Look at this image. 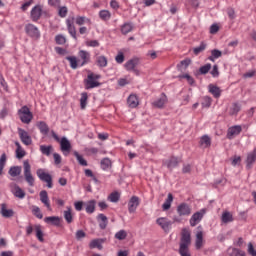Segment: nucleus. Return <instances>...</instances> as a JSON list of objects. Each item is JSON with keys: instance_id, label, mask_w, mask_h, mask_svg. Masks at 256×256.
<instances>
[{"instance_id": "a211bd4d", "label": "nucleus", "mask_w": 256, "mask_h": 256, "mask_svg": "<svg viewBox=\"0 0 256 256\" xmlns=\"http://www.w3.org/2000/svg\"><path fill=\"white\" fill-rule=\"evenodd\" d=\"M44 221L48 225H54L55 227H61V218L59 216H48L44 218Z\"/></svg>"}, {"instance_id": "0e129e2a", "label": "nucleus", "mask_w": 256, "mask_h": 256, "mask_svg": "<svg viewBox=\"0 0 256 256\" xmlns=\"http://www.w3.org/2000/svg\"><path fill=\"white\" fill-rule=\"evenodd\" d=\"M84 173L86 177H90L95 181V183H97V177L95 176V174H93V171H91V169H85Z\"/></svg>"}, {"instance_id": "052dcab7", "label": "nucleus", "mask_w": 256, "mask_h": 256, "mask_svg": "<svg viewBox=\"0 0 256 256\" xmlns=\"http://www.w3.org/2000/svg\"><path fill=\"white\" fill-rule=\"evenodd\" d=\"M211 103H213V99L209 96H205L202 101V107L209 108L211 107Z\"/></svg>"}, {"instance_id": "f257e3e1", "label": "nucleus", "mask_w": 256, "mask_h": 256, "mask_svg": "<svg viewBox=\"0 0 256 256\" xmlns=\"http://www.w3.org/2000/svg\"><path fill=\"white\" fill-rule=\"evenodd\" d=\"M189 247H191V233L188 232L187 229H183L179 245V254L181 256H191Z\"/></svg>"}, {"instance_id": "0eeeda50", "label": "nucleus", "mask_w": 256, "mask_h": 256, "mask_svg": "<svg viewBox=\"0 0 256 256\" xmlns=\"http://www.w3.org/2000/svg\"><path fill=\"white\" fill-rule=\"evenodd\" d=\"M205 213H207L205 209H201L200 211L195 212L190 218V226L195 227L199 225V223H201L203 220V217H205Z\"/></svg>"}, {"instance_id": "393cba45", "label": "nucleus", "mask_w": 256, "mask_h": 256, "mask_svg": "<svg viewBox=\"0 0 256 256\" xmlns=\"http://www.w3.org/2000/svg\"><path fill=\"white\" fill-rule=\"evenodd\" d=\"M127 103L131 109H135V107L139 106V98H137V95L131 94L127 99Z\"/></svg>"}, {"instance_id": "a18cd8bd", "label": "nucleus", "mask_w": 256, "mask_h": 256, "mask_svg": "<svg viewBox=\"0 0 256 256\" xmlns=\"http://www.w3.org/2000/svg\"><path fill=\"white\" fill-rule=\"evenodd\" d=\"M40 151L42 155H46L47 157H49V155H51V151H53V146L41 145Z\"/></svg>"}, {"instance_id": "412c9836", "label": "nucleus", "mask_w": 256, "mask_h": 256, "mask_svg": "<svg viewBox=\"0 0 256 256\" xmlns=\"http://www.w3.org/2000/svg\"><path fill=\"white\" fill-rule=\"evenodd\" d=\"M40 201L47 207L48 211H51V203L49 202V194L45 190L40 192Z\"/></svg>"}, {"instance_id": "f704fd0d", "label": "nucleus", "mask_w": 256, "mask_h": 256, "mask_svg": "<svg viewBox=\"0 0 256 256\" xmlns=\"http://www.w3.org/2000/svg\"><path fill=\"white\" fill-rule=\"evenodd\" d=\"M223 52H221V50L218 49H214L211 51V56L208 57L209 61H212V63H215L216 59H219V57H222Z\"/></svg>"}, {"instance_id": "13d9d810", "label": "nucleus", "mask_w": 256, "mask_h": 256, "mask_svg": "<svg viewBox=\"0 0 256 256\" xmlns=\"http://www.w3.org/2000/svg\"><path fill=\"white\" fill-rule=\"evenodd\" d=\"M79 165H82V167H87V160L83 159V156L81 154L75 152L74 153Z\"/></svg>"}, {"instance_id": "69168bd1", "label": "nucleus", "mask_w": 256, "mask_h": 256, "mask_svg": "<svg viewBox=\"0 0 256 256\" xmlns=\"http://www.w3.org/2000/svg\"><path fill=\"white\" fill-rule=\"evenodd\" d=\"M248 255L256 256V249L251 242L248 244Z\"/></svg>"}, {"instance_id": "423d86ee", "label": "nucleus", "mask_w": 256, "mask_h": 256, "mask_svg": "<svg viewBox=\"0 0 256 256\" xmlns=\"http://www.w3.org/2000/svg\"><path fill=\"white\" fill-rule=\"evenodd\" d=\"M179 217H189L191 215L193 208L188 203L182 202L176 208Z\"/></svg>"}, {"instance_id": "dca6fc26", "label": "nucleus", "mask_w": 256, "mask_h": 256, "mask_svg": "<svg viewBox=\"0 0 256 256\" xmlns=\"http://www.w3.org/2000/svg\"><path fill=\"white\" fill-rule=\"evenodd\" d=\"M78 56L82 60V63L80 65L81 67H83L84 65H87V63H90L91 61V53H89L88 51L80 50L78 52Z\"/></svg>"}, {"instance_id": "bb28decb", "label": "nucleus", "mask_w": 256, "mask_h": 256, "mask_svg": "<svg viewBox=\"0 0 256 256\" xmlns=\"http://www.w3.org/2000/svg\"><path fill=\"white\" fill-rule=\"evenodd\" d=\"M34 231L36 233V237L38 239V241H40V243H43V241H45L44 234H43V228L40 224H36L34 225Z\"/></svg>"}, {"instance_id": "473e14b6", "label": "nucleus", "mask_w": 256, "mask_h": 256, "mask_svg": "<svg viewBox=\"0 0 256 256\" xmlns=\"http://www.w3.org/2000/svg\"><path fill=\"white\" fill-rule=\"evenodd\" d=\"M64 219L68 225L73 223V212L71 207H67V210L64 211Z\"/></svg>"}, {"instance_id": "2f4dec72", "label": "nucleus", "mask_w": 256, "mask_h": 256, "mask_svg": "<svg viewBox=\"0 0 256 256\" xmlns=\"http://www.w3.org/2000/svg\"><path fill=\"white\" fill-rule=\"evenodd\" d=\"M165 165L168 167V169H175V167L179 165V158L171 157L168 161L165 162Z\"/></svg>"}, {"instance_id": "b1692460", "label": "nucleus", "mask_w": 256, "mask_h": 256, "mask_svg": "<svg viewBox=\"0 0 256 256\" xmlns=\"http://www.w3.org/2000/svg\"><path fill=\"white\" fill-rule=\"evenodd\" d=\"M66 25H67V29L69 34L71 35V37H73V39H77V30L75 29V25L73 24V20H66Z\"/></svg>"}, {"instance_id": "f03ea898", "label": "nucleus", "mask_w": 256, "mask_h": 256, "mask_svg": "<svg viewBox=\"0 0 256 256\" xmlns=\"http://www.w3.org/2000/svg\"><path fill=\"white\" fill-rule=\"evenodd\" d=\"M19 119L22 123L29 125L31 121H33V113L27 106H23L21 109L18 110Z\"/></svg>"}, {"instance_id": "aec40b11", "label": "nucleus", "mask_w": 256, "mask_h": 256, "mask_svg": "<svg viewBox=\"0 0 256 256\" xmlns=\"http://www.w3.org/2000/svg\"><path fill=\"white\" fill-rule=\"evenodd\" d=\"M96 219L99 223L100 229H107V225H109V219L107 218V216H105V214H98Z\"/></svg>"}, {"instance_id": "c85d7f7f", "label": "nucleus", "mask_w": 256, "mask_h": 256, "mask_svg": "<svg viewBox=\"0 0 256 256\" xmlns=\"http://www.w3.org/2000/svg\"><path fill=\"white\" fill-rule=\"evenodd\" d=\"M15 146H16V157H17V159H23V157H25V155H27V153L25 152V149H23L21 144L17 141L15 142Z\"/></svg>"}, {"instance_id": "864d4df0", "label": "nucleus", "mask_w": 256, "mask_h": 256, "mask_svg": "<svg viewBox=\"0 0 256 256\" xmlns=\"http://www.w3.org/2000/svg\"><path fill=\"white\" fill-rule=\"evenodd\" d=\"M115 239H118V241H123L127 239V231L120 230L115 234Z\"/></svg>"}, {"instance_id": "e433bc0d", "label": "nucleus", "mask_w": 256, "mask_h": 256, "mask_svg": "<svg viewBox=\"0 0 256 256\" xmlns=\"http://www.w3.org/2000/svg\"><path fill=\"white\" fill-rule=\"evenodd\" d=\"M222 223H233V214L229 211L222 213L221 217Z\"/></svg>"}, {"instance_id": "3c124183", "label": "nucleus", "mask_w": 256, "mask_h": 256, "mask_svg": "<svg viewBox=\"0 0 256 256\" xmlns=\"http://www.w3.org/2000/svg\"><path fill=\"white\" fill-rule=\"evenodd\" d=\"M240 111H241V106L237 103H234L230 107L229 114L230 115H237V113H239Z\"/></svg>"}, {"instance_id": "79ce46f5", "label": "nucleus", "mask_w": 256, "mask_h": 256, "mask_svg": "<svg viewBox=\"0 0 256 256\" xmlns=\"http://www.w3.org/2000/svg\"><path fill=\"white\" fill-rule=\"evenodd\" d=\"M100 165L103 171H107V169H111V165H112L111 159L109 158L102 159Z\"/></svg>"}, {"instance_id": "1a4fd4ad", "label": "nucleus", "mask_w": 256, "mask_h": 256, "mask_svg": "<svg viewBox=\"0 0 256 256\" xmlns=\"http://www.w3.org/2000/svg\"><path fill=\"white\" fill-rule=\"evenodd\" d=\"M25 31L29 37H32L33 39H39L41 37V32H39V28L33 24H27L25 26Z\"/></svg>"}, {"instance_id": "ea45409f", "label": "nucleus", "mask_w": 256, "mask_h": 256, "mask_svg": "<svg viewBox=\"0 0 256 256\" xmlns=\"http://www.w3.org/2000/svg\"><path fill=\"white\" fill-rule=\"evenodd\" d=\"M99 18L101 21H109L111 19V12L109 10H100Z\"/></svg>"}, {"instance_id": "ddd939ff", "label": "nucleus", "mask_w": 256, "mask_h": 256, "mask_svg": "<svg viewBox=\"0 0 256 256\" xmlns=\"http://www.w3.org/2000/svg\"><path fill=\"white\" fill-rule=\"evenodd\" d=\"M0 212L2 217H4L5 219H11V217L15 216V211L13 209H9L7 204L2 203L0 205Z\"/></svg>"}, {"instance_id": "9b49d317", "label": "nucleus", "mask_w": 256, "mask_h": 256, "mask_svg": "<svg viewBox=\"0 0 256 256\" xmlns=\"http://www.w3.org/2000/svg\"><path fill=\"white\" fill-rule=\"evenodd\" d=\"M41 15H43V6L36 5L32 8L30 12V19L34 22H37L39 21V19H41Z\"/></svg>"}, {"instance_id": "de8ad7c7", "label": "nucleus", "mask_w": 256, "mask_h": 256, "mask_svg": "<svg viewBox=\"0 0 256 256\" xmlns=\"http://www.w3.org/2000/svg\"><path fill=\"white\" fill-rule=\"evenodd\" d=\"M66 60L69 61L71 69H77V67H79V65L77 64V57L67 56Z\"/></svg>"}, {"instance_id": "c756f323", "label": "nucleus", "mask_w": 256, "mask_h": 256, "mask_svg": "<svg viewBox=\"0 0 256 256\" xmlns=\"http://www.w3.org/2000/svg\"><path fill=\"white\" fill-rule=\"evenodd\" d=\"M60 147H61V151L65 152H70L71 151V142H69V140H67V138L63 137L60 140Z\"/></svg>"}, {"instance_id": "09e8293b", "label": "nucleus", "mask_w": 256, "mask_h": 256, "mask_svg": "<svg viewBox=\"0 0 256 256\" xmlns=\"http://www.w3.org/2000/svg\"><path fill=\"white\" fill-rule=\"evenodd\" d=\"M7 163V154L3 153L0 157V175H3V169Z\"/></svg>"}, {"instance_id": "20e7f679", "label": "nucleus", "mask_w": 256, "mask_h": 256, "mask_svg": "<svg viewBox=\"0 0 256 256\" xmlns=\"http://www.w3.org/2000/svg\"><path fill=\"white\" fill-rule=\"evenodd\" d=\"M36 175L40 179V181L47 183L48 189H53V177L51 176V174L45 172L43 168H40L36 171Z\"/></svg>"}, {"instance_id": "7c9ffc66", "label": "nucleus", "mask_w": 256, "mask_h": 256, "mask_svg": "<svg viewBox=\"0 0 256 256\" xmlns=\"http://www.w3.org/2000/svg\"><path fill=\"white\" fill-rule=\"evenodd\" d=\"M227 253L229 256H247L245 251L237 248H228Z\"/></svg>"}, {"instance_id": "c9c22d12", "label": "nucleus", "mask_w": 256, "mask_h": 256, "mask_svg": "<svg viewBox=\"0 0 256 256\" xmlns=\"http://www.w3.org/2000/svg\"><path fill=\"white\" fill-rule=\"evenodd\" d=\"M120 199H121V194L117 191L110 193L107 198V200L110 201V203H119Z\"/></svg>"}, {"instance_id": "4468645a", "label": "nucleus", "mask_w": 256, "mask_h": 256, "mask_svg": "<svg viewBox=\"0 0 256 256\" xmlns=\"http://www.w3.org/2000/svg\"><path fill=\"white\" fill-rule=\"evenodd\" d=\"M241 131H243V128L240 125H235L228 128L227 139H235L237 135L241 134Z\"/></svg>"}, {"instance_id": "7ed1b4c3", "label": "nucleus", "mask_w": 256, "mask_h": 256, "mask_svg": "<svg viewBox=\"0 0 256 256\" xmlns=\"http://www.w3.org/2000/svg\"><path fill=\"white\" fill-rule=\"evenodd\" d=\"M99 79H101V75L90 73L85 80V88L86 89H95V87H100L101 83H99Z\"/></svg>"}, {"instance_id": "cd10ccee", "label": "nucleus", "mask_w": 256, "mask_h": 256, "mask_svg": "<svg viewBox=\"0 0 256 256\" xmlns=\"http://www.w3.org/2000/svg\"><path fill=\"white\" fill-rule=\"evenodd\" d=\"M165 103H167V96L162 94L159 99L153 102V106L157 107L158 109H162V107L165 106Z\"/></svg>"}, {"instance_id": "49530a36", "label": "nucleus", "mask_w": 256, "mask_h": 256, "mask_svg": "<svg viewBox=\"0 0 256 256\" xmlns=\"http://www.w3.org/2000/svg\"><path fill=\"white\" fill-rule=\"evenodd\" d=\"M95 200H90L87 204H86V213H89L90 215L92 213H95Z\"/></svg>"}, {"instance_id": "338daca9", "label": "nucleus", "mask_w": 256, "mask_h": 256, "mask_svg": "<svg viewBox=\"0 0 256 256\" xmlns=\"http://www.w3.org/2000/svg\"><path fill=\"white\" fill-rule=\"evenodd\" d=\"M99 42L97 40H88L86 41L87 47H99Z\"/></svg>"}, {"instance_id": "9d476101", "label": "nucleus", "mask_w": 256, "mask_h": 256, "mask_svg": "<svg viewBox=\"0 0 256 256\" xmlns=\"http://www.w3.org/2000/svg\"><path fill=\"white\" fill-rule=\"evenodd\" d=\"M156 223L161 227V229H163V231H165V233H169V231H171V226L173 225V222L165 217L158 218Z\"/></svg>"}, {"instance_id": "8fccbe9b", "label": "nucleus", "mask_w": 256, "mask_h": 256, "mask_svg": "<svg viewBox=\"0 0 256 256\" xmlns=\"http://www.w3.org/2000/svg\"><path fill=\"white\" fill-rule=\"evenodd\" d=\"M96 63L98 65V67H107V57L105 56H98L97 57V60H96Z\"/></svg>"}, {"instance_id": "bf43d9fd", "label": "nucleus", "mask_w": 256, "mask_h": 256, "mask_svg": "<svg viewBox=\"0 0 256 256\" xmlns=\"http://www.w3.org/2000/svg\"><path fill=\"white\" fill-rule=\"evenodd\" d=\"M55 41H56L57 45H65V43H67V38H65V36L59 34L55 37Z\"/></svg>"}, {"instance_id": "6ab92c4d", "label": "nucleus", "mask_w": 256, "mask_h": 256, "mask_svg": "<svg viewBox=\"0 0 256 256\" xmlns=\"http://www.w3.org/2000/svg\"><path fill=\"white\" fill-rule=\"evenodd\" d=\"M196 249H201L203 247V228L201 226L198 227V231L196 233Z\"/></svg>"}, {"instance_id": "e2e57ef3", "label": "nucleus", "mask_w": 256, "mask_h": 256, "mask_svg": "<svg viewBox=\"0 0 256 256\" xmlns=\"http://www.w3.org/2000/svg\"><path fill=\"white\" fill-rule=\"evenodd\" d=\"M115 61L116 63H118L119 65H121L122 63H124L125 61V54H123V52H118V54L115 57Z\"/></svg>"}, {"instance_id": "f8f14e48", "label": "nucleus", "mask_w": 256, "mask_h": 256, "mask_svg": "<svg viewBox=\"0 0 256 256\" xmlns=\"http://www.w3.org/2000/svg\"><path fill=\"white\" fill-rule=\"evenodd\" d=\"M18 135L20 137V141L24 145L29 146V145H31V143H33L31 136L29 135V133L27 131L23 130V128H18Z\"/></svg>"}, {"instance_id": "2eb2a0df", "label": "nucleus", "mask_w": 256, "mask_h": 256, "mask_svg": "<svg viewBox=\"0 0 256 256\" xmlns=\"http://www.w3.org/2000/svg\"><path fill=\"white\" fill-rule=\"evenodd\" d=\"M10 189L14 196H16L18 199H25V191L19 187L16 183L10 184Z\"/></svg>"}, {"instance_id": "c03bdc74", "label": "nucleus", "mask_w": 256, "mask_h": 256, "mask_svg": "<svg viewBox=\"0 0 256 256\" xmlns=\"http://www.w3.org/2000/svg\"><path fill=\"white\" fill-rule=\"evenodd\" d=\"M189 65H191V60L190 59H185L182 60L178 65V69L179 71H185V69H187V67H189Z\"/></svg>"}, {"instance_id": "5fc2aeb1", "label": "nucleus", "mask_w": 256, "mask_h": 256, "mask_svg": "<svg viewBox=\"0 0 256 256\" xmlns=\"http://www.w3.org/2000/svg\"><path fill=\"white\" fill-rule=\"evenodd\" d=\"M205 49H207V44L202 42L198 47L193 49V53L194 55H199V53H203Z\"/></svg>"}, {"instance_id": "5701e85b", "label": "nucleus", "mask_w": 256, "mask_h": 256, "mask_svg": "<svg viewBox=\"0 0 256 256\" xmlns=\"http://www.w3.org/2000/svg\"><path fill=\"white\" fill-rule=\"evenodd\" d=\"M256 161V148L248 153L247 155V159H246V167L247 169H251V167H253V163H255Z\"/></svg>"}, {"instance_id": "6e6d98bb", "label": "nucleus", "mask_w": 256, "mask_h": 256, "mask_svg": "<svg viewBox=\"0 0 256 256\" xmlns=\"http://www.w3.org/2000/svg\"><path fill=\"white\" fill-rule=\"evenodd\" d=\"M90 249H101V240L94 239L89 244Z\"/></svg>"}, {"instance_id": "774afa93", "label": "nucleus", "mask_w": 256, "mask_h": 256, "mask_svg": "<svg viewBox=\"0 0 256 256\" xmlns=\"http://www.w3.org/2000/svg\"><path fill=\"white\" fill-rule=\"evenodd\" d=\"M59 16L60 17H67L68 9L67 7L63 6L59 8Z\"/></svg>"}, {"instance_id": "39448f33", "label": "nucleus", "mask_w": 256, "mask_h": 256, "mask_svg": "<svg viewBox=\"0 0 256 256\" xmlns=\"http://www.w3.org/2000/svg\"><path fill=\"white\" fill-rule=\"evenodd\" d=\"M23 167H24V179L26 183H28L30 187H34L35 177H33V174L31 173V164H29V161H24Z\"/></svg>"}, {"instance_id": "37998d69", "label": "nucleus", "mask_w": 256, "mask_h": 256, "mask_svg": "<svg viewBox=\"0 0 256 256\" xmlns=\"http://www.w3.org/2000/svg\"><path fill=\"white\" fill-rule=\"evenodd\" d=\"M31 211L34 217H37V219H43V213L41 212V208L38 206H32Z\"/></svg>"}, {"instance_id": "603ef678", "label": "nucleus", "mask_w": 256, "mask_h": 256, "mask_svg": "<svg viewBox=\"0 0 256 256\" xmlns=\"http://www.w3.org/2000/svg\"><path fill=\"white\" fill-rule=\"evenodd\" d=\"M131 31H133V25L131 23H125L121 28V32L123 33V35L131 33Z\"/></svg>"}, {"instance_id": "4c0bfd02", "label": "nucleus", "mask_w": 256, "mask_h": 256, "mask_svg": "<svg viewBox=\"0 0 256 256\" xmlns=\"http://www.w3.org/2000/svg\"><path fill=\"white\" fill-rule=\"evenodd\" d=\"M76 25H91V19L85 16H77L76 17Z\"/></svg>"}, {"instance_id": "a19ab883", "label": "nucleus", "mask_w": 256, "mask_h": 256, "mask_svg": "<svg viewBox=\"0 0 256 256\" xmlns=\"http://www.w3.org/2000/svg\"><path fill=\"white\" fill-rule=\"evenodd\" d=\"M11 177H19L21 175V167L20 166H13L8 171Z\"/></svg>"}, {"instance_id": "72a5a7b5", "label": "nucleus", "mask_w": 256, "mask_h": 256, "mask_svg": "<svg viewBox=\"0 0 256 256\" xmlns=\"http://www.w3.org/2000/svg\"><path fill=\"white\" fill-rule=\"evenodd\" d=\"M171 203H173V194L169 193L167 199L162 205L163 211H169V209H171Z\"/></svg>"}, {"instance_id": "f3484780", "label": "nucleus", "mask_w": 256, "mask_h": 256, "mask_svg": "<svg viewBox=\"0 0 256 256\" xmlns=\"http://www.w3.org/2000/svg\"><path fill=\"white\" fill-rule=\"evenodd\" d=\"M138 207H139V197L133 196L128 203L129 213H135Z\"/></svg>"}, {"instance_id": "4be33fe9", "label": "nucleus", "mask_w": 256, "mask_h": 256, "mask_svg": "<svg viewBox=\"0 0 256 256\" xmlns=\"http://www.w3.org/2000/svg\"><path fill=\"white\" fill-rule=\"evenodd\" d=\"M208 91L209 93H211V95H213L215 99H219V97H221V93H222L221 88H219L214 84L208 85Z\"/></svg>"}, {"instance_id": "680f3d73", "label": "nucleus", "mask_w": 256, "mask_h": 256, "mask_svg": "<svg viewBox=\"0 0 256 256\" xmlns=\"http://www.w3.org/2000/svg\"><path fill=\"white\" fill-rule=\"evenodd\" d=\"M209 71H211V64H206L204 66H201L199 69V72L201 73V75H207Z\"/></svg>"}, {"instance_id": "a878e982", "label": "nucleus", "mask_w": 256, "mask_h": 256, "mask_svg": "<svg viewBox=\"0 0 256 256\" xmlns=\"http://www.w3.org/2000/svg\"><path fill=\"white\" fill-rule=\"evenodd\" d=\"M199 143L202 149H207L211 147V137H209L208 135H204L200 138Z\"/></svg>"}, {"instance_id": "6e6552de", "label": "nucleus", "mask_w": 256, "mask_h": 256, "mask_svg": "<svg viewBox=\"0 0 256 256\" xmlns=\"http://www.w3.org/2000/svg\"><path fill=\"white\" fill-rule=\"evenodd\" d=\"M137 65H139V58H133L128 60L124 64V69H126V71H131L132 73H135V75H139V71L137 70Z\"/></svg>"}, {"instance_id": "58836bf2", "label": "nucleus", "mask_w": 256, "mask_h": 256, "mask_svg": "<svg viewBox=\"0 0 256 256\" xmlns=\"http://www.w3.org/2000/svg\"><path fill=\"white\" fill-rule=\"evenodd\" d=\"M37 127L42 135H47L49 133V126L44 121L39 122Z\"/></svg>"}, {"instance_id": "4d7b16f0", "label": "nucleus", "mask_w": 256, "mask_h": 256, "mask_svg": "<svg viewBox=\"0 0 256 256\" xmlns=\"http://www.w3.org/2000/svg\"><path fill=\"white\" fill-rule=\"evenodd\" d=\"M89 97L87 96V93H82L80 98V107L81 109H85L87 107V99Z\"/></svg>"}]
</instances>
